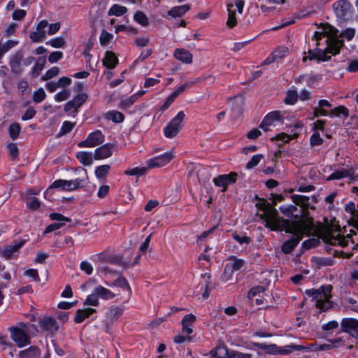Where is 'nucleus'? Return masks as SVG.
Wrapping results in <instances>:
<instances>
[{
	"mask_svg": "<svg viewBox=\"0 0 358 358\" xmlns=\"http://www.w3.org/2000/svg\"><path fill=\"white\" fill-rule=\"evenodd\" d=\"M352 234H355V232L353 230H351L350 234L345 237L341 236L338 231H327L322 234V238L326 243L332 245H339L344 248L348 245L349 238Z\"/></svg>",
	"mask_w": 358,
	"mask_h": 358,
	"instance_id": "nucleus-6",
	"label": "nucleus"
},
{
	"mask_svg": "<svg viewBox=\"0 0 358 358\" xmlns=\"http://www.w3.org/2000/svg\"><path fill=\"white\" fill-rule=\"evenodd\" d=\"M41 327L46 331H57L59 329V326L57 325V321L55 319L52 317H46L40 321Z\"/></svg>",
	"mask_w": 358,
	"mask_h": 358,
	"instance_id": "nucleus-27",
	"label": "nucleus"
},
{
	"mask_svg": "<svg viewBox=\"0 0 358 358\" xmlns=\"http://www.w3.org/2000/svg\"><path fill=\"white\" fill-rule=\"evenodd\" d=\"M332 286H322L320 289H310L306 290L307 296L313 297L316 301L315 306L322 311H326L332 308L331 298Z\"/></svg>",
	"mask_w": 358,
	"mask_h": 358,
	"instance_id": "nucleus-4",
	"label": "nucleus"
},
{
	"mask_svg": "<svg viewBox=\"0 0 358 358\" xmlns=\"http://www.w3.org/2000/svg\"><path fill=\"white\" fill-rule=\"evenodd\" d=\"M206 78H199L196 79L193 81H187L185 82L183 85H180V87H177L171 94L177 98L179 94L182 93L186 88L191 87L192 86L194 85L197 83L205 80Z\"/></svg>",
	"mask_w": 358,
	"mask_h": 358,
	"instance_id": "nucleus-34",
	"label": "nucleus"
},
{
	"mask_svg": "<svg viewBox=\"0 0 358 358\" xmlns=\"http://www.w3.org/2000/svg\"><path fill=\"white\" fill-rule=\"evenodd\" d=\"M292 201L296 205L305 206L308 204L309 198L303 195H293L292 196Z\"/></svg>",
	"mask_w": 358,
	"mask_h": 358,
	"instance_id": "nucleus-48",
	"label": "nucleus"
},
{
	"mask_svg": "<svg viewBox=\"0 0 358 358\" xmlns=\"http://www.w3.org/2000/svg\"><path fill=\"white\" fill-rule=\"evenodd\" d=\"M114 146L113 144L106 143L96 148L94 152V159H103L110 157L113 154L112 150Z\"/></svg>",
	"mask_w": 358,
	"mask_h": 358,
	"instance_id": "nucleus-19",
	"label": "nucleus"
},
{
	"mask_svg": "<svg viewBox=\"0 0 358 358\" xmlns=\"http://www.w3.org/2000/svg\"><path fill=\"white\" fill-rule=\"evenodd\" d=\"M354 174L352 169H341L333 172L327 178V180H340L345 178H352Z\"/></svg>",
	"mask_w": 358,
	"mask_h": 358,
	"instance_id": "nucleus-24",
	"label": "nucleus"
},
{
	"mask_svg": "<svg viewBox=\"0 0 358 358\" xmlns=\"http://www.w3.org/2000/svg\"><path fill=\"white\" fill-rule=\"evenodd\" d=\"M7 149L8 151V154L13 160L18 159L19 150L15 143H9L7 145Z\"/></svg>",
	"mask_w": 358,
	"mask_h": 358,
	"instance_id": "nucleus-47",
	"label": "nucleus"
},
{
	"mask_svg": "<svg viewBox=\"0 0 358 358\" xmlns=\"http://www.w3.org/2000/svg\"><path fill=\"white\" fill-rule=\"evenodd\" d=\"M341 331L349 334L358 340V320L354 318H343L341 322Z\"/></svg>",
	"mask_w": 358,
	"mask_h": 358,
	"instance_id": "nucleus-12",
	"label": "nucleus"
},
{
	"mask_svg": "<svg viewBox=\"0 0 358 358\" xmlns=\"http://www.w3.org/2000/svg\"><path fill=\"white\" fill-rule=\"evenodd\" d=\"M279 229L272 231H285L292 234L291 239L287 241L282 246V251L285 254L291 253L302 239L304 234L310 235L314 229L313 219L308 217H302L298 220H281L277 224Z\"/></svg>",
	"mask_w": 358,
	"mask_h": 358,
	"instance_id": "nucleus-2",
	"label": "nucleus"
},
{
	"mask_svg": "<svg viewBox=\"0 0 358 358\" xmlns=\"http://www.w3.org/2000/svg\"><path fill=\"white\" fill-rule=\"evenodd\" d=\"M174 157V155L171 152H166L164 155L157 156L147 162L148 169L156 167H162L169 164Z\"/></svg>",
	"mask_w": 358,
	"mask_h": 358,
	"instance_id": "nucleus-13",
	"label": "nucleus"
},
{
	"mask_svg": "<svg viewBox=\"0 0 358 358\" xmlns=\"http://www.w3.org/2000/svg\"><path fill=\"white\" fill-rule=\"evenodd\" d=\"M45 64H46L45 58L43 57H39L36 63L34 65V66L31 69V74L32 77H34V78L37 77L42 71Z\"/></svg>",
	"mask_w": 358,
	"mask_h": 358,
	"instance_id": "nucleus-35",
	"label": "nucleus"
},
{
	"mask_svg": "<svg viewBox=\"0 0 358 358\" xmlns=\"http://www.w3.org/2000/svg\"><path fill=\"white\" fill-rule=\"evenodd\" d=\"M228 17L226 22L229 28H234L237 24L236 9L239 14L243 13L245 2L243 0H226Z\"/></svg>",
	"mask_w": 358,
	"mask_h": 358,
	"instance_id": "nucleus-5",
	"label": "nucleus"
},
{
	"mask_svg": "<svg viewBox=\"0 0 358 358\" xmlns=\"http://www.w3.org/2000/svg\"><path fill=\"white\" fill-rule=\"evenodd\" d=\"M119 31H125L127 34H137L138 30L132 26H126L124 24L118 25L115 27V33Z\"/></svg>",
	"mask_w": 358,
	"mask_h": 358,
	"instance_id": "nucleus-51",
	"label": "nucleus"
},
{
	"mask_svg": "<svg viewBox=\"0 0 358 358\" xmlns=\"http://www.w3.org/2000/svg\"><path fill=\"white\" fill-rule=\"evenodd\" d=\"M110 168L109 165L97 166L95 170L96 176L99 179L105 178L109 172Z\"/></svg>",
	"mask_w": 358,
	"mask_h": 358,
	"instance_id": "nucleus-44",
	"label": "nucleus"
},
{
	"mask_svg": "<svg viewBox=\"0 0 358 358\" xmlns=\"http://www.w3.org/2000/svg\"><path fill=\"white\" fill-rule=\"evenodd\" d=\"M48 22L47 20L41 21L36 26L35 31L30 34V39L34 43L42 42L45 38V28L48 27Z\"/></svg>",
	"mask_w": 358,
	"mask_h": 358,
	"instance_id": "nucleus-17",
	"label": "nucleus"
},
{
	"mask_svg": "<svg viewBox=\"0 0 358 358\" xmlns=\"http://www.w3.org/2000/svg\"><path fill=\"white\" fill-rule=\"evenodd\" d=\"M237 173L231 172L227 175H220L214 178L213 182L217 187H223L222 192H225L229 184L234 183L236 180Z\"/></svg>",
	"mask_w": 358,
	"mask_h": 358,
	"instance_id": "nucleus-16",
	"label": "nucleus"
},
{
	"mask_svg": "<svg viewBox=\"0 0 358 358\" xmlns=\"http://www.w3.org/2000/svg\"><path fill=\"white\" fill-rule=\"evenodd\" d=\"M298 136L299 134L296 133H294L292 135H288L286 133H281L275 136V137L272 138L271 140L281 141L284 143H288L290 140L296 138Z\"/></svg>",
	"mask_w": 358,
	"mask_h": 358,
	"instance_id": "nucleus-43",
	"label": "nucleus"
},
{
	"mask_svg": "<svg viewBox=\"0 0 358 358\" xmlns=\"http://www.w3.org/2000/svg\"><path fill=\"white\" fill-rule=\"evenodd\" d=\"M24 244V241H20L17 243H15L14 244L7 245L5 248L1 251L3 256L9 259H11L13 255L17 252V250L21 248Z\"/></svg>",
	"mask_w": 358,
	"mask_h": 358,
	"instance_id": "nucleus-23",
	"label": "nucleus"
},
{
	"mask_svg": "<svg viewBox=\"0 0 358 358\" xmlns=\"http://www.w3.org/2000/svg\"><path fill=\"white\" fill-rule=\"evenodd\" d=\"M251 345L264 350L266 353L278 355L279 347L275 344L268 345L265 343H252Z\"/></svg>",
	"mask_w": 358,
	"mask_h": 358,
	"instance_id": "nucleus-30",
	"label": "nucleus"
},
{
	"mask_svg": "<svg viewBox=\"0 0 358 358\" xmlns=\"http://www.w3.org/2000/svg\"><path fill=\"white\" fill-rule=\"evenodd\" d=\"M112 38H113V35L111 34H110L108 31H106V30L103 29L101 33L100 38H99L100 43L102 45H106L109 43V41L112 39Z\"/></svg>",
	"mask_w": 358,
	"mask_h": 358,
	"instance_id": "nucleus-58",
	"label": "nucleus"
},
{
	"mask_svg": "<svg viewBox=\"0 0 358 358\" xmlns=\"http://www.w3.org/2000/svg\"><path fill=\"white\" fill-rule=\"evenodd\" d=\"M114 285L117 287H122L124 289H127L129 292H131V287H130L127 280H126L125 278H124L122 276H119V278L115 280Z\"/></svg>",
	"mask_w": 358,
	"mask_h": 358,
	"instance_id": "nucleus-52",
	"label": "nucleus"
},
{
	"mask_svg": "<svg viewBox=\"0 0 358 358\" xmlns=\"http://www.w3.org/2000/svg\"><path fill=\"white\" fill-rule=\"evenodd\" d=\"M173 56L175 58L185 64L192 63V53L184 48H177L175 50Z\"/></svg>",
	"mask_w": 358,
	"mask_h": 358,
	"instance_id": "nucleus-21",
	"label": "nucleus"
},
{
	"mask_svg": "<svg viewBox=\"0 0 358 358\" xmlns=\"http://www.w3.org/2000/svg\"><path fill=\"white\" fill-rule=\"evenodd\" d=\"M233 238L238 242L240 244L245 243L249 244L251 242V238L246 236H241L240 235L234 233L232 234Z\"/></svg>",
	"mask_w": 358,
	"mask_h": 358,
	"instance_id": "nucleus-63",
	"label": "nucleus"
},
{
	"mask_svg": "<svg viewBox=\"0 0 358 358\" xmlns=\"http://www.w3.org/2000/svg\"><path fill=\"white\" fill-rule=\"evenodd\" d=\"M76 125V122H71L69 121H64L62 124V126L60 129L59 133L58 134L59 136L66 135L70 133Z\"/></svg>",
	"mask_w": 358,
	"mask_h": 358,
	"instance_id": "nucleus-41",
	"label": "nucleus"
},
{
	"mask_svg": "<svg viewBox=\"0 0 358 358\" xmlns=\"http://www.w3.org/2000/svg\"><path fill=\"white\" fill-rule=\"evenodd\" d=\"M230 259L233 260V263L231 265L233 271H238L241 269L245 264L244 260L241 259H238L235 257H231Z\"/></svg>",
	"mask_w": 358,
	"mask_h": 358,
	"instance_id": "nucleus-55",
	"label": "nucleus"
},
{
	"mask_svg": "<svg viewBox=\"0 0 358 358\" xmlns=\"http://www.w3.org/2000/svg\"><path fill=\"white\" fill-rule=\"evenodd\" d=\"M21 127L19 123H13L10 125L8 128V132L10 138L13 140L16 139L20 132Z\"/></svg>",
	"mask_w": 358,
	"mask_h": 358,
	"instance_id": "nucleus-45",
	"label": "nucleus"
},
{
	"mask_svg": "<svg viewBox=\"0 0 358 358\" xmlns=\"http://www.w3.org/2000/svg\"><path fill=\"white\" fill-rule=\"evenodd\" d=\"M127 8L125 6L114 4L109 10V15L121 16L126 13Z\"/></svg>",
	"mask_w": 358,
	"mask_h": 358,
	"instance_id": "nucleus-40",
	"label": "nucleus"
},
{
	"mask_svg": "<svg viewBox=\"0 0 358 358\" xmlns=\"http://www.w3.org/2000/svg\"><path fill=\"white\" fill-rule=\"evenodd\" d=\"M103 64L108 69H113L118 63V59L115 55L111 51H107L102 60Z\"/></svg>",
	"mask_w": 358,
	"mask_h": 358,
	"instance_id": "nucleus-28",
	"label": "nucleus"
},
{
	"mask_svg": "<svg viewBox=\"0 0 358 358\" xmlns=\"http://www.w3.org/2000/svg\"><path fill=\"white\" fill-rule=\"evenodd\" d=\"M88 96L86 93H79L74 98L69 101L64 106V110L68 115L76 117L78 113V109L87 100Z\"/></svg>",
	"mask_w": 358,
	"mask_h": 358,
	"instance_id": "nucleus-9",
	"label": "nucleus"
},
{
	"mask_svg": "<svg viewBox=\"0 0 358 358\" xmlns=\"http://www.w3.org/2000/svg\"><path fill=\"white\" fill-rule=\"evenodd\" d=\"M76 157L79 162L85 166H90L93 162L92 155L90 152H78L76 155Z\"/></svg>",
	"mask_w": 358,
	"mask_h": 358,
	"instance_id": "nucleus-36",
	"label": "nucleus"
},
{
	"mask_svg": "<svg viewBox=\"0 0 358 358\" xmlns=\"http://www.w3.org/2000/svg\"><path fill=\"white\" fill-rule=\"evenodd\" d=\"M283 115L280 111L275 110L268 113L262 121L259 127L264 131L269 130V127L274 125L275 122L282 121Z\"/></svg>",
	"mask_w": 358,
	"mask_h": 358,
	"instance_id": "nucleus-14",
	"label": "nucleus"
},
{
	"mask_svg": "<svg viewBox=\"0 0 358 358\" xmlns=\"http://www.w3.org/2000/svg\"><path fill=\"white\" fill-rule=\"evenodd\" d=\"M94 292H96V294L98 295L99 298L103 300L112 299L115 296V294L113 292L101 285L96 287L94 288Z\"/></svg>",
	"mask_w": 358,
	"mask_h": 358,
	"instance_id": "nucleus-29",
	"label": "nucleus"
},
{
	"mask_svg": "<svg viewBox=\"0 0 358 358\" xmlns=\"http://www.w3.org/2000/svg\"><path fill=\"white\" fill-rule=\"evenodd\" d=\"M65 43L66 41L62 37H57L46 42L47 45H50L55 48H63Z\"/></svg>",
	"mask_w": 358,
	"mask_h": 358,
	"instance_id": "nucleus-49",
	"label": "nucleus"
},
{
	"mask_svg": "<svg viewBox=\"0 0 358 358\" xmlns=\"http://www.w3.org/2000/svg\"><path fill=\"white\" fill-rule=\"evenodd\" d=\"M319 242L320 241L318 238H310L303 243V247L306 250H309L313 247L317 246Z\"/></svg>",
	"mask_w": 358,
	"mask_h": 358,
	"instance_id": "nucleus-62",
	"label": "nucleus"
},
{
	"mask_svg": "<svg viewBox=\"0 0 358 358\" xmlns=\"http://www.w3.org/2000/svg\"><path fill=\"white\" fill-rule=\"evenodd\" d=\"M189 9L190 6L187 4L175 6L168 12V15H171L173 17H181Z\"/></svg>",
	"mask_w": 358,
	"mask_h": 358,
	"instance_id": "nucleus-33",
	"label": "nucleus"
},
{
	"mask_svg": "<svg viewBox=\"0 0 358 358\" xmlns=\"http://www.w3.org/2000/svg\"><path fill=\"white\" fill-rule=\"evenodd\" d=\"M99 305V296L96 294L94 289L92 294L87 296L84 301V306H98Z\"/></svg>",
	"mask_w": 358,
	"mask_h": 358,
	"instance_id": "nucleus-42",
	"label": "nucleus"
},
{
	"mask_svg": "<svg viewBox=\"0 0 358 358\" xmlns=\"http://www.w3.org/2000/svg\"><path fill=\"white\" fill-rule=\"evenodd\" d=\"M124 309L118 306H111L106 315L107 326L113 324L122 315Z\"/></svg>",
	"mask_w": 358,
	"mask_h": 358,
	"instance_id": "nucleus-18",
	"label": "nucleus"
},
{
	"mask_svg": "<svg viewBox=\"0 0 358 358\" xmlns=\"http://www.w3.org/2000/svg\"><path fill=\"white\" fill-rule=\"evenodd\" d=\"M85 178H76L71 180H57L48 188H60L63 191H73L84 187Z\"/></svg>",
	"mask_w": 358,
	"mask_h": 358,
	"instance_id": "nucleus-8",
	"label": "nucleus"
},
{
	"mask_svg": "<svg viewBox=\"0 0 358 358\" xmlns=\"http://www.w3.org/2000/svg\"><path fill=\"white\" fill-rule=\"evenodd\" d=\"M351 4L345 0H339L334 3L333 9L335 15L340 19L344 18L351 9Z\"/></svg>",
	"mask_w": 358,
	"mask_h": 358,
	"instance_id": "nucleus-15",
	"label": "nucleus"
},
{
	"mask_svg": "<svg viewBox=\"0 0 358 358\" xmlns=\"http://www.w3.org/2000/svg\"><path fill=\"white\" fill-rule=\"evenodd\" d=\"M105 141V136L100 130L90 133L85 141L78 143L80 148H92L101 145Z\"/></svg>",
	"mask_w": 358,
	"mask_h": 358,
	"instance_id": "nucleus-10",
	"label": "nucleus"
},
{
	"mask_svg": "<svg viewBox=\"0 0 358 358\" xmlns=\"http://www.w3.org/2000/svg\"><path fill=\"white\" fill-rule=\"evenodd\" d=\"M59 73V69L57 66H54L49 69L43 76V80H48L52 78L57 76Z\"/></svg>",
	"mask_w": 358,
	"mask_h": 358,
	"instance_id": "nucleus-54",
	"label": "nucleus"
},
{
	"mask_svg": "<svg viewBox=\"0 0 358 358\" xmlns=\"http://www.w3.org/2000/svg\"><path fill=\"white\" fill-rule=\"evenodd\" d=\"M228 358H252V355L249 353H242L235 350H230Z\"/></svg>",
	"mask_w": 358,
	"mask_h": 358,
	"instance_id": "nucleus-61",
	"label": "nucleus"
},
{
	"mask_svg": "<svg viewBox=\"0 0 358 358\" xmlns=\"http://www.w3.org/2000/svg\"><path fill=\"white\" fill-rule=\"evenodd\" d=\"M263 157L262 155H255L252 156L251 159L247 163L245 167L248 169H251L256 166L260 162L261 159Z\"/></svg>",
	"mask_w": 358,
	"mask_h": 358,
	"instance_id": "nucleus-56",
	"label": "nucleus"
},
{
	"mask_svg": "<svg viewBox=\"0 0 358 358\" xmlns=\"http://www.w3.org/2000/svg\"><path fill=\"white\" fill-rule=\"evenodd\" d=\"M41 350L36 346H31L24 350L20 351L19 358H39Z\"/></svg>",
	"mask_w": 358,
	"mask_h": 358,
	"instance_id": "nucleus-26",
	"label": "nucleus"
},
{
	"mask_svg": "<svg viewBox=\"0 0 358 358\" xmlns=\"http://www.w3.org/2000/svg\"><path fill=\"white\" fill-rule=\"evenodd\" d=\"M94 313H96V309L92 308L78 309L76 313L74 321L76 323L80 324Z\"/></svg>",
	"mask_w": 358,
	"mask_h": 358,
	"instance_id": "nucleus-25",
	"label": "nucleus"
},
{
	"mask_svg": "<svg viewBox=\"0 0 358 358\" xmlns=\"http://www.w3.org/2000/svg\"><path fill=\"white\" fill-rule=\"evenodd\" d=\"M230 350L225 345H220L212 350L210 355L217 358H228Z\"/></svg>",
	"mask_w": 358,
	"mask_h": 358,
	"instance_id": "nucleus-31",
	"label": "nucleus"
},
{
	"mask_svg": "<svg viewBox=\"0 0 358 358\" xmlns=\"http://www.w3.org/2000/svg\"><path fill=\"white\" fill-rule=\"evenodd\" d=\"M22 59V55L17 52L13 55L9 61V65L11 69V71L16 75H18L22 72L21 67V61Z\"/></svg>",
	"mask_w": 358,
	"mask_h": 358,
	"instance_id": "nucleus-20",
	"label": "nucleus"
},
{
	"mask_svg": "<svg viewBox=\"0 0 358 358\" xmlns=\"http://www.w3.org/2000/svg\"><path fill=\"white\" fill-rule=\"evenodd\" d=\"M185 117V114L183 111L178 112L168 125L164 128V134L166 138H172L178 135L182 127V122Z\"/></svg>",
	"mask_w": 358,
	"mask_h": 358,
	"instance_id": "nucleus-7",
	"label": "nucleus"
},
{
	"mask_svg": "<svg viewBox=\"0 0 358 358\" xmlns=\"http://www.w3.org/2000/svg\"><path fill=\"white\" fill-rule=\"evenodd\" d=\"M349 115L348 109L343 106L336 107L332 110L329 111V116L331 117H341L343 116L344 117H347Z\"/></svg>",
	"mask_w": 358,
	"mask_h": 358,
	"instance_id": "nucleus-37",
	"label": "nucleus"
},
{
	"mask_svg": "<svg viewBox=\"0 0 358 358\" xmlns=\"http://www.w3.org/2000/svg\"><path fill=\"white\" fill-rule=\"evenodd\" d=\"M289 52V50L287 47L281 46L275 49L273 53L274 57L277 59V60L280 59L285 57Z\"/></svg>",
	"mask_w": 358,
	"mask_h": 358,
	"instance_id": "nucleus-53",
	"label": "nucleus"
},
{
	"mask_svg": "<svg viewBox=\"0 0 358 358\" xmlns=\"http://www.w3.org/2000/svg\"><path fill=\"white\" fill-rule=\"evenodd\" d=\"M70 96H71L70 91H69L67 90H64L57 93L55 95V99L57 102H60V101H65V100L68 99L70 97Z\"/></svg>",
	"mask_w": 358,
	"mask_h": 358,
	"instance_id": "nucleus-60",
	"label": "nucleus"
},
{
	"mask_svg": "<svg viewBox=\"0 0 358 358\" xmlns=\"http://www.w3.org/2000/svg\"><path fill=\"white\" fill-rule=\"evenodd\" d=\"M10 337L19 348L30 344V338L27 333L18 327L10 328Z\"/></svg>",
	"mask_w": 358,
	"mask_h": 358,
	"instance_id": "nucleus-11",
	"label": "nucleus"
},
{
	"mask_svg": "<svg viewBox=\"0 0 358 358\" xmlns=\"http://www.w3.org/2000/svg\"><path fill=\"white\" fill-rule=\"evenodd\" d=\"M106 117L115 123H120L123 122L124 115L119 111L112 110L106 113Z\"/></svg>",
	"mask_w": 358,
	"mask_h": 358,
	"instance_id": "nucleus-38",
	"label": "nucleus"
},
{
	"mask_svg": "<svg viewBox=\"0 0 358 358\" xmlns=\"http://www.w3.org/2000/svg\"><path fill=\"white\" fill-rule=\"evenodd\" d=\"M145 93V91L141 90L138 92L137 93L131 95L130 97L122 99L120 102V106L122 108H129L131 105H133L140 97L144 95Z\"/></svg>",
	"mask_w": 358,
	"mask_h": 358,
	"instance_id": "nucleus-32",
	"label": "nucleus"
},
{
	"mask_svg": "<svg viewBox=\"0 0 358 358\" xmlns=\"http://www.w3.org/2000/svg\"><path fill=\"white\" fill-rule=\"evenodd\" d=\"M338 35V31L330 25H327L322 32L315 31L314 38L316 41V48L315 50H308V56L303 57V61L308 58L310 60L324 62L331 59V55L328 54H338L343 43L337 38Z\"/></svg>",
	"mask_w": 358,
	"mask_h": 358,
	"instance_id": "nucleus-1",
	"label": "nucleus"
},
{
	"mask_svg": "<svg viewBox=\"0 0 358 358\" xmlns=\"http://www.w3.org/2000/svg\"><path fill=\"white\" fill-rule=\"evenodd\" d=\"M196 316L193 314L185 315L181 322L182 332L187 334H191L193 332L192 326L196 322Z\"/></svg>",
	"mask_w": 358,
	"mask_h": 358,
	"instance_id": "nucleus-22",
	"label": "nucleus"
},
{
	"mask_svg": "<svg viewBox=\"0 0 358 358\" xmlns=\"http://www.w3.org/2000/svg\"><path fill=\"white\" fill-rule=\"evenodd\" d=\"M298 99V94L295 90H289L287 92L286 97L285 99V102L287 104H294L296 102Z\"/></svg>",
	"mask_w": 358,
	"mask_h": 358,
	"instance_id": "nucleus-50",
	"label": "nucleus"
},
{
	"mask_svg": "<svg viewBox=\"0 0 358 358\" xmlns=\"http://www.w3.org/2000/svg\"><path fill=\"white\" fill-rule=\"evenodd\" d=\"M63 57V53L60 51H55L52 53L48 57V61L50 63H55L61 59Z\"/></svg>",
	"mask_w": 358,
	"mask_h": 358,
	"instance_id": "nucleus-64",
	"label": "nucleus"
},
{
	"mask_svg": "<svg viewBox=\"0 0 358 358\" xmlns=\"http://www.w3.org/2000/svg\"><path fill=\"white\" fill-rule=\"evenodd\" d=\"M310 141L312 146H316L322 144L323 139L320 137V135L317 131H315L311 136Z\"/></svg>",
	"mask_w": 358,
	"mask_h": 358,
	"instance_id": "nucleus-59",
	"label": "nucleus"
},
{
	"mask_svg": "<svg viewBox=\"0 0 358 358\" xmlns=\"http://www.w3.org/2000/svg\"><path fill=\"white\" fill-rule=\"evenodd\" d=\"M134 20L143 27H147L149 24V20L147 15L141 10L137 11L134 14Z\"/></svg>",
	"mask_w": 358,
	"mask_h": 358,
	"instance_id": "nucleus-39",
	"label": "nucleus"
},
{
	"mask_svg": "<svg viewBox=\"0 0 358 358\" xmlns=\"http://www.w3.org/2000/svg\"><path fill=\"white\" fill-rule=\"evenodd\" d=\"M148 169V167H142V168L135 167L134 169H127V170L124 171V173L127 176H140L145 174L147 172Z\"/></svg>",
	"mask_w": 358,
	"mask_h": 358,
	"instance_id": "nucleus-46",
	"label": "nucleus"
},
{
	"mask_svg": "<svg viewBox=\"0 0 358 358\" xmlns=\"http://www.w3.org/2000/svg\"><path fill=\"white\" fill-rule=\"evenodd\" d=\"M257 198V202L255 205L258 209L263 212V213L259 215V217L264 222L265 227L270 229H279L277 224H279L281 220H284V219L278 217V210L266 199Z\"/></svg>",
	"mask_w": 358,
	"mask_h": 358,
	"instance_id": "nucleus-3",
	"label": "nucleus"
},
{
	"mask_svg": "<svg viewBox=\"0 0 358 358\" xmlns=\"http://www.w3.org/2000/svg\"><path fill=\"white\" fill-rule=\"evenodd\" d=\"M45 98V93L43 88H40L34 92L33 100L35 103H40Z\"/></svg>",
	"mask_w": 358,
	"mask_h": 358,
	"instance_id": "nucleus-57",
	"label": "nucleus"
}]
</instances>
